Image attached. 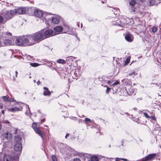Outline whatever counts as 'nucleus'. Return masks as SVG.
Here are the masks:
<instances>
[{
	"mask_svg": "<svg viewBox=\"0 0 161 161\" xmlns=\"http://www.w3.org/2000/svg\"><path fill=\"white\" fill-rule=\"evenodd\" d=\"M30 42V46L32 45L44 40L43 31L36 32L31 35H28Z\"/></svg>",
	"mask_w": 161,
	"mask_h": 161,
	"instance_id": "nucleus-1",
	"label": "nucleus"
},
{
	"mask_svg": "<svg viewBox=\"0 0 161 161\" xmlns=\"http://www.w3.org/2000/svg\"><path fill=\"white\" fill-rule=\"evenodd\" d=\"M14 37L15 43L18 46H22L25 43H28L30 46V42L28 35L19 36L18 38Z\"/></svg>",
	"mask_w": 161,
	"mask_h": 161,
	"instance_id": "nucleus-2",
	"label": "nucleus"
},
{
	"mask_svg": "<svg viewBox=\"0 0 161 161\" xmlns=\"http://www.w3.org/2000/svg\"><path fill=\"white\" fill-rule=\"evenodd\" d=\"M2 14L6 22L7 20L11 19L14 15L15 12L13 10H3L2 12Z\"/></svg>",
	"mask_w": 161,
	"mask_h": 161,
	"instance_id": "nucleus-3",
	"label": "nucleus"
},
{
	"mask_svg": "<svg viewBox=\"0 0 161 161\" xmlns=\"http://www.w3.org/2000/svg\"><path fill=\"white\" fill-rule=\"evenodd\" d=\"M156 153H154L148 155L142 159L141 161H150L153 160L157 156Z\"/></svg>",
	"mask_w": 161,
	"mask_h": 161,
	"instance_id": "nucleus-4",
	"label": "nucleus"
},
{
	"mask_svg": "<svg viewBox=\"0 0 161 161\" xmlns=\"http://www.w3.org/2000/svg\"><path fill=\"white\" fill-rule=\"evenodd\" d=\"M43 31V36L44 39L49 37L53 35V31L52 30H47Z\"/></svg>",
	"mask_w": 161,
	"mask_h": 161,
	"instance_id": "nucleus-5",
	"label": "nucleus"
},
{
	"mask_svg": "<svg viewBox=\"0 0 161 161\" xmlns=\"http://www.w3.org/2000/svg\"><path fill=\"white\" fill-rule=\"evenodd\" d=\"M125 90L129 95H131L134 92L133 87L131 85H127L125 86Z\"/></svg>",
	"mask_w": 161,
	"mask_h": 161,
	"instance_id": "nucleus-6",
	"label": "nucleus"
},
{
	"mask_svg": "<svg viewBox=\"0 0 161 161\" xmlns=\"http://www.w3.org/2000/svg\"><path fill=\"white\" fill-rule=\"evenodd\" d=\"M14 11L15 12V15L16 14H24L26 12V9L25 8L21 7L14 10Z\"/></svg>",
	"mask_w": 161,
	"mask_h": 161,
	"instance_id": "nucleus-7",
	"label": "nucleus"
},
{
	"mask_svg": "<svg viewBox=\"0 0 161 161\" xmlns=\"http://www.w3.org/2000/svg\"><path fill=\"white\" fill-rule=\"evenodd\" d=\"M14 40H9L8 39H5L2 43V46L11 45L14 42Z\"/></svg>",
	"mask_w": 161,
	"mask_h": 161,
	"instance_id": "nucleus-8",
	"label": "nucleus"
},
{
	"mask_svg": "<svg viewBox=\"0 0 161 161\" xmlns=\"http://www.w3.org/2000/svg\"><path fill=\"white\" fill-rule=\"evenodd\" d=\"M14 149L16 151H21L22 149L21 142L15 143L14 146Z\"/></svg>",
	"mask_w": 161,
	"mask_h": 161,
	"instance_id": "nucleus-9",
	"label": "nucleus"
},
{
	"mask_svg": "<svg viewBox=\"0 0 161 161\" xmlns=\"http://www.w3.org/2000/svg\"><path fill=\"white\" fill-rule=\"evenodd\" d=\"M3 138L7 141L11 140L12 137V135L9 132H5L4 133Z\"/></svg>",
	"mask_w": 161,
	"mask_h": 161,
	"instance_id": "nucleus-10",
	"label": "nucleus"
},
{
	"mask_svg": "<svg viewBox=\"0 0 161 161\" xmlns=\"http://www.w3.org/2000/svg\"><path fill=\"white\" fill-rule=\"evenodd\" d=\"M35 15L38 17H42L43 15L42 12L39 9H36L34 11Z\"/></svg>",
	"mask_w": 161,
	"mask_h": 161,
	"instance_id": "nucleus-11",
	"label": "nucleus"
},
{
	"mask_svg": "<svg viewBox=\"0 0 161 161\" xmlns=\"http://www.w3.org/2000/svg\"><path fill=\"white\" fill-rule=\"evenodd\" d=\"M3 161H16V160L9 155L4 154L3 157Z\"/></svg>",
	"mask_w": 161,
	"mask_h": 161,
	"instance_id": "nucleus-12",
	"label": "nucleus"
},
{
	"mask_svg": "<svg viewBox=\"0 0 161 161\" xmlns=\"http://www.w3.org/2000/svg\"><path fill=\"white\" fill-rule=\"evenodd\" d=\"M125 38L127 41L130 42H132L134 39L133 36L129 33L126 34Z\"/></svg>",
	"mask_w": 161,
	"mask_h": 161,
	"instance_id": "nucleus-13",
	"label": "nucleus"
},
{
	"mask_svg": "<svg viewBox=\"0 0 161 161\" xmlns=\"http://www.w3.org/2000/svg\"><path fill=\"white\" fill-rule=\"evenodd\" d=\"M43 88L44 90L43 95L44 96H49L51 94V92H53L52 91L50 92L48 88L46 87H44Z\"/></svg>",
	"mask_w": 161,
	"mask_h": 161,
	"instance_id": "nucleus-14",
	"label": "nucleus"
},
{
	"mask_svg": "<svg viewBox=\"0 0 161 161\" xmlns=\"http://www.w3.org/2000/svg\"><path fill=\"white\" fill-rule=\"evenodd\" d=\"M22 136L20 134L17 135L14 137V141L16 143L21 142Z\"/></svg>",
	"mask_w": 161,
	"mask_h": 161,
	"instance_id": "nucleus-15",
	"label": "nucleus"
},
{
	"mask_svg": "<svg viewBox=\"0 0 161 161\" xmlns=\"http://www.w3.org/2000/svg\"><path fill=\"white\" fill-rule=\"evenodd\" d=\"M12 36V33L8 32H4L2 33L3 37L5 38H10Z\"/></svg>",
	"mask_w": 161,
	"mask_h": 161,
	"instance_id": "nucleus-16",
	"label": "nucleus"
},
{
	"mask_svg": "<svg viewBox=\"0 0 161 161\" xmlns=\"http://www.w3.org/2000/svg\"><path fill=\"white\" fill-rule=\"evenodd\" d=\"M54 30L55 32H59L63 31V28L62 26H58L54 28Z\"/></svg>",
	"mask_w": 161,
	"mask_h": 161,
	"instance_id": "nucleus-17",
	"label": "nucleus"
},
{
	"mask_svg": "<svg viewBox=\"0 0 161 161\" xmlns=\"http://www.w3.org/2000/svg\"><path fill=\"white\" fill-rule=\"evenodd\" d=\"M35 131L36 133L38 134L43 139L44 133L41 130L39 129H36V130Z\"/></svg>",
	"mask_w": 161,
	"mask_h": 161,
	"instance_id": "nucleus-18",
	"label": "nucleus"
},
{
	"mask_svg": "<svg viewBox=\"0 0 161 161\" xmlns=\"http://www.w3.org/2000/svg\"><path fill=\"white\" fill-rule=\"evenodd\" d=\"M52 22L55 24H57L59 22V19L57 17H53L52 19Z\"/></svg>",
	"mask_w": 161,
	"mask_h": 161,
	"instance_id": "nucleus-19",
	"label": "nucleus"
},
{
	"mask_svg": "<svg viewBox=\"0 0 161 161\" xmlns=\"http://www.w3.org/2000/svg\"><path fill=\"white\" fill-rule=\"evenodd\" d=\"M6 21L5 20L2 14V12L0 13V24L2 23V24H4L6 23Z\"/></svg>",
	"mask_w": 161,
	"mask_h": 161,
	"instance_id": "nucleus-20",
	"label": "nucleus"
},
{
	"mask_svg": "<svg viewBox=\"0 0 161 161\" xmlns=\"http://www.w3.org/2000/svg\"><path fill=\"white\" fill-rule=\"evenodd\" d=\"M57 62L58 63L62 64H65L66 63V61L62 59H59L57 60Z\"/></svg>",
	"mask_w": 161,
	"mask_h": 161,
	"instance_id": "nucleus-21",
	"label": "nucleus"
},
{
	"mask_svg": "<svg viewBox=\"0 0 161 161\" xmlns=\"http://www.w3.org/2000/svg\"><path fill=\"white\" fill-rule=\"evenodd\" d=\"M91 161H98V157L95 156H93L91 157Z\"/></svg>",
	"mask_w": 161,
	"mask_h": 161,
	"instance_id": "nucleus-22",
	"label": "nucleus"
},
{
	"mask_svg": "<svg viewBox=\"0 0 161 161\" xmlns=\"http://www.w3.org/2000/svg\"><path fill=\"white\" fill-rule=\"evenodd\" d=\"M9 111L10 112H15L19 110V109L17 107H15L12 108H10L8 109Z\"/></svg>",
	"mask_w": 161,
	"mask_h": 161,
	"instance_id": "nucleus-23",
	"label": "nucleus"
},
{
	"mask_svg": "<svg viewBox=\"0 0 161 161\" xmlns=\"http://www.w3.org/2000/svg\"><path fill=\"white\" fill-rule=\"evenodd\" d=\"M127 85H131L130 84V82L128 79H126L125 80V86Z\"/></svg>",
	"mask_w": 161,
	"mask_h": 161,
	"instance_id": "nucleus-24",
	"label": "nucleus"
},
{
	"mask_svg": "<svg viewBox=\"0 0 161 161\" xmlns=\"http://www.w3.org/2000/svg\"><path fill=\"white\" fill-rule=\"evenodd\" d=\"M32 127L35 131L36 130V129H38L37 127V125L36 123H33L32 125Z\"/></svg>",
	"mask_w": 161,
	"mask_h": 161,
	"instance_id": "nucleus-25",
	"label": "nucleus"
},
{
	"mask_svg": "<svg viewBox=\"0 0 161 161\" xmlns=\"http://www.w3.org/2000/svg\"><path fill=\"white\" fill-rule=\"evenodd\" d=\"M30 65L32 66L33 67H36L38 66L39 65H40V64H39L38 63H31L30 64Z\"/></svg>",
	"mask_w": 161,
	"mask_h": 161,
	"instance_id": "nucleus-26",
	"label": "nucleus"
},
{
	"mask_svg": "<svg viewBox=\"0 0 161 161\" xmlns=\"http://www.w3.org/2000/svg\"><path fill=\"white\" fill-rule=\"evenodd\" d=\"M136 3L135 0H131V1L130 2V4L133 6Z\"/></svg>",
	"mask_w": 161,
	"mask_h": 161,
	"instance_id": "nucleus-27",
	"label": "nucleus"
},
{
	"mask_svg": "<svg viewBox=\"0 0 161 161\" xmlns=\"http://www.w3.org/2000/svg\"><path fill=\"white\" fill-rule=\"evenodd\" d=\"M149 4L150 5H153L155 3V0H149Z\"/></svg>",
	"mask_w": 161,
	"mask_h": 161,
	"instance_id": "nucleus-28",
	"label": "nucleus"
},
{
	"mask_svg": "<svg viewBox=\"0 0 161 161\" xmlns=\"http://www.w3.org/2000/svg\"><path fill=\"white\" fill-rule=\"evenodd\" d=\"M3 123L8 124L10 126H11L12 124L7 120H4Z\"/></svg>",
	"mask_w": 161,
	"mask_h": 161,
	"instance_id": "nucleus-29",
	"label": "nucleus"
},
{
	"mask_svg": "<svg viewBox=\"0 0 161 161\" xmlns=\"http://www.w3.org/2000/svg\"><path fill=\"white\" fill-rule=\"evenodd\" d=\"M157 28L155 27H153L152 28V31L154 33H155L157 31Z\"/></svg>",
	"mask_w": 161,
	"mask_h": 161,
	"instance_id": "nucleus-30",
	"label": "nucleus"
},
{
	"mask_svg": "<svg viewBox=\"0 0 161 161\" xmlns=\"http://www.w3.org/2000/svg\"><path fill=\"white\" fill-rule=\"evenodd\" d=\"M26 107L28 108V110H26V112H25V114L26 115H28L29 114V113L30 112V110L29 108V106L28 105L26 106Z\"/></svg>",
	"mask_w": 161,
	"mask_h": 161,
	"instance_id": "nucleus-31",
	"label": "nucleus"
},
{
	"mask_svg": "<svg viewBox=\"0 0 161 161\" xmlns=\"http://www.w3.org/2000/svg\"><path fill=\"white\" fill-rule=\"evenodd\" d=\"M52 161H57L56 157L54 156H52Z\"/></svg>",
	"mask_w": 161,
	"mask_h": 161,
	"instance_id": "nucleus-32",
	"label": "nucleus"
},
{
	"mask_svg": "<svg viewBox=\"0 0 161 161\" xmlns=\"http://www.w3.org/2000/svg\"><path fill=\"white\" fill-rule=\"evenodd\" d=\"M85 122H88L91 123V120L89 119V118H85Z\"/></svg>",
	"mask_w": 161,
	"mask_h": 161,
	"instance_id": "nucleus-33",
	"label": "nucleus"
},
{
	"mask_svg": "<svg viewBox=\"0 0 161 161\" xmlns=\"http://www.w3.org/2000/svg\"><path fill=\"white\" fill-rule=\"evenodd\" d=\"M3 100L5 101H8V98L7 96H3Z\"/></svg>",
	"mask_w": 161,
	"mask_h": 161,
	"instance_id": "nucleus-34",
	"label": "nucleus"
},
{
	"mask_svg": "<svg viewBox=\"0 0 161 161\" xmlns=\"http://www.w3.org/2000/svg\"><path fill=\"white\" fill-rule=\"evenodd\" d=\"M119 81L118 80H116V81L115 82H114L113 83V84L112 85H115L117 84H119Z\"/></svg>",
	"mask_w": 161,
	"mask_h": 161,
	"instance_id": "nucleus-35",
	"label": "nucleus"
},
{
	"mask_svg": "<svg viewBox=\"0 0 161 161\" xmlns=\"http://www.w3.org/2000/svg\"><path fill=\"white\" fill-rule=\"evenodd\" d=\"M111 89V88H109L108 86H107V89L106 90V92L108 94L109 92V91Z\"/></svg>",
	"mask_w": 161,
	"mask_h": 161,
	"instance_id": "nucleus-36",
	"label": "nucleus"
},
{
	"mask_svg": "<svg viewBox=\"0 0 161 161\" xmlns=\"http://www.w3.org/2000/svg\"><path fill=\"white\" fill-rule=\"evenodd\" d=\"M143 114H144L145 117H146L147 118H150V117L147 114L145 113H144Z\"/></svg>",
	"mask_w": 161,
	"mask_h": 161,
	"instance_id": "nucleus-37",
	"label": "nucleus"
},
{
	"mask_svg": "<svg viewBox=\"0 0 161 161\" xmlns=\"http://www.w3.org/2000/svg\"><path fill=\"white\" fill-rule=\"evenodd\" d=\"M47 64L48 66H51L53 65V64L51 62H48Z\"/></svg>",
	"mask_w": 161,
	"mask_h": 161,
	"instance_id": "nucleus-38",
	"label": "nucleus"
},
{
	"mask_svg": "<svg viewBox=\"0 0 161 161\" xmlns=\"http://www.w3.org/2000/svg\"><path fill=\"white\" fill-rule=\"evenodd\" d=\"M130 60V59L129 58H127V59H126V62H125V63L128 64V63L129 62Z\"/></svg>",
	"mask_w": 161,
	"mask_h": 161,
	"instance_id": "nucleus-39",
	"label": "nucleus"
},
{
	"mask_svg": "<svg viewBox=\"0 0 161 161\" xmlns=\"http://www.w3.org/2000/svg\"><path fill=\"white\" fill-rule=\"evenodd\" d=\"M73 161H81V160L80 159L75 158L74 159Z\"/></svg>",
	"mask_w": 161,
	"mask_h": 161,
	"instance_id": "nucleus-40",
	"label": "nucleus"
},
{
	"mask_svg": "<svg viewBox=\"0 0 161 161\" xmlns=\"http://www.w3.org/2000/svg\"><path fill=\"white\" fill-rule=\"evenodd\" d=\"M134 74H135V73L134 72H133L131 73H129V76L132 75H132H133L134 76L135 75Z\"/></svg>",
	"mask_w": 161,
	"mask_h": 161,
	"instance_id": "nucleus-41",
	"label": "nucleus"
},
{
	"mask_svg": "<svg viewBox=\"0 0 161 161\" xmlns=\"http://www.w3.org/2000/svg\"><path fill=\"white\" fill-rule=\"evenodd\" d=\"M120 159H121V158H115V161H118L120 160Z\"/></svg>",
	"mask_w": 161,
	"mask_h": 161,
	"instance_id": "nucleus-42",
	"label": "nucleus"
},
{
	"mask_svg": "<svg viewBox=\"0 0 161 161\" xmlns=\"http://www.w3.org/2000/svg\"><path fill=\"white\" fill-rule=\"evenodd\" d=\"M120 160L124 161H127L128 160L127 159L124 158H121V159H120Z\"/></svg>",
	"mask_w": 161,
	"mask_h": 161,
	"instance_id": "nucleus-43",
	"label": "nucleus"
},
{
	"mask_svg": "<svg viewBox=\"0 0 161 161\" xmlns=\"http://www.w3.org/2000/svg\"><path fill=\"white\" fill-rule=\"evenodd\" d=\"M112 83V81L110 80H108L107 82V84H110Z\"/></svg>",
	"mask_w": 161,
	"mask_h": 161,
	"instance_id": "nucleus-44",
	"label": "nucleus"
},
{
	"mask_svg": "<svg viewBox=\"0 0 161 161\" xmlns=\"http://www.w3.org/2000/svg\"><path fill=\"white\" fill-rule=\"evenodd\" d=\"M150 118H152V119H153V120H155V118L154 116H152V117H150Z\"/></svg>",
	"mask_w": 161,
	"mask_h": 161,
	"instance_id": "nucleus-45",
	"label": "nucleus"
},
{
	"mask_svg": "<svg viewBox=\"0 0 161 161\" xmlns=\"http://www.w3.org/2000/svg\"><path fill=\"white\" fill-rule=\"evenodd\" d=\"M69 136V134H68V133H67V134H66V136H65V138H67V137L68 136Z\"/></svg>",
	"mask_w": 161,
	"mask_h": 161,
	"instance_id": "nucleus-46",
	"label": "nucleus"
},
{
	"mask_svg": "<svg viewBox=\"0 0 161 161\" xmlns=\"http://www.w3.org/2000/svg\"><path fill=\"white\" fill-rule=\"evenodd\" d=\"M101 2H102V3H104L106 2V0H102V1H101Z\"/></svg>",
	"mask_w": 161,
	"mask_h": 161,
	"instance_id": "nucleus-47",
	"label": "nucleus"
},
{
	"mask_svg": "<svg viewBox=\"0 0 161 161\" xmlns=\"http://www.w3.org/2000/svg\"><path fill=\"white\" fill-rule=\"evenodd\" d=\"M130 9L132 10H133V12H135V10L134 9H133V8L132 6L131 7Z\"/></svg>",
	"mask_w": 161,
	"mask_h": 161,
	"instance_id": "nucleus-48",
	"label": "nucleus"
},
{
	"mask_svg": "<svg viewBox=\"0 0 161 161\" xmlns=\"http://www.w3.org/2000/svg\"><path fill=\"white\" fill-rule=\"evenodd\" d=\"M40 83L41 82L39 80L37 82V84L38 85H39Z\"/></svg>",
	"mask_w": 161,
	"mask_h": 161,
	"instance_id": "nucleus-49",
	"label": "nucleus"
},
{
	"mask_svg": "<svg viewBox=\"0 0 161 161\" xmlns=\"http://www.w3.org/2000/svg\"><path fill=\"white\" fill-rule=\"evenodd\" d=\"M45 119L44 118L41 120V123H42L45 121Z\"/></svg>",
	"mask_w": 161,
	"mask_h": 161,
	"instance_id": "nucleus-50",
	"label": "nucleus"
},
{
	"mask_svg": "<svg viewBox=\"0 0 161 161\" xmlns=\"http://www.w3.org/2000/svg\"><path fill=\"white\" fill-rule=\"evenodd\" d=\"M2 127V125L1 123V122H0V130L1 129Z\"/></svg>",
	"mask_w": 161,
	"mask_h": 161,
	"instance_id": "nucleus-51",
	"label": "nucleus"
},
{
	"mask_svg": "<svg viewBox=\"0 0 161 161\" xmlns=\"http://www.w3.org/2000/svg\"><path fill=\"white\" fill-rule=\"evenodd\" d=\"M17 74H18V72L17 71H15V76L16 77H17Z\"/></svg>",
	"mask_w": 161,
	"mask_h": 161,
	"instance_id": "nucleus-52",
	"label": "nucleus"
},
{
	"mask_svg": "<svg viewBox=\"0 0 161 161\" xmlns=\"http://www.w3.org/2000/svg\"><path fill=\"white\" fill-rule=\"evenodd\" d=\"M2 113L3 114H4V111L3 110H2Z\"/></svg>",
	"mask_w": 161,
	"mask_h": 161,
	"instance_id": "nucleus-53",
	"label": "nucleus"
},
{
	"mask_svg": "<svg viewBox=\"0 0 161 161\" xmlns=\"http://www.w3.org/2000/svg\"><path fill=\"white\" fill-rule=\"evenodd\" d=\"M123 142H124V141L123 140H122V145L123 146Z\"/></svg>",
	"mask_w": 161,
	"mask_h": 161,
	"instance_id": "nucleus-54",
	"label": "nucleus"
},
{
	"mask_svg": "<svg viewBox=\"0 0 161 161\" xmlns=\"http://www.w3.org/2000/svg\"><path fill=\"white\" fill-rule=\"evenodd\" d=\"M2 46V43H1V42L0 41V47Z\"/></svg>",
	"mask_w": 161,
	"mask_h": 161,
	"instance_id": "nucleus-55",
	"label": "nucleus"
},
{
	"mask_svg": "<svg viewBox=\"0 0 161 161\" xmlns=\"http://www.w3.org/2000/svg\"><path fill=\"white\" fill-rule=\"evenodd\" d=\"M29 57H30V58H31V56H29L28 57V58H29Z\"/></svg>",
	"mask_w": 161,
	"mask_h": 161,
	"instance_id": "nucleus-56",
	"label": "nucleus"
},
{
	"mask_svg": "<svg viewBox=\"0 0 161 161\" xmlns=\"http://www.w3.org/2000/svg\"><path fill=\"white\" fill-rule=\"evenodd\" d=\"M33 82H34V83H35V82H36V80H33Z\"/></svg>",
	"mask_w": 161,
	"mask_h": 161,
	"instance_id": "nucleus-57",
	"label": "nucleus"
},
{
	"mask_svg": "<svg viewBox=\"0 0 161 161\" xmlns=\"http://www.w3.org/2000/svg\"><path fill=\"white\" fill-rule=\"evenodd\" d=\"M0 108H2V107L1 106H0Z\"/></svg>",
	"mask_w": 161,
	"mask_h": 161,
	"instance_id": "nucleus-58",
	"label": "nucleus"
},
{
	"mask_svg": "<svg viewBox=\"0 0 161 161\" xmlns=\"http://www.w3.org/2000/svg\"><path fill=\"white\" fill-rule=\"evenodd\" d=\"M82 27V24H81V28Z\"/></svg>",
	"mask_w": 161,
	"mask_h": 161,
	"instance_id": "nucleus-59",
	"label": "nucleus"
},
{
	"mask_svg": "<svg viewBox=\"0 0 161 161\" xmlns=\"http://www.w3.org/2000/svg\"><path fill=\"white\" fill-rule=\"evenodd\" d=\"M1 66H0V68H1Z\"/></svg>",
	"mask_w": 161,
	"mask_h": 161,
	"instance_id": "nucleus-60",
	"label": "nucleus"
}]
</instances>
